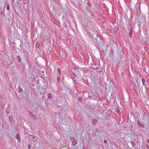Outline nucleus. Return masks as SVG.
I'll use <instances>...</instances> for the list:
<instances>
[{"label":"nucleus","instance_id":"obj_1","mask_svg":"<svg viewBox=\"0 0 149 149\" xmlns=\"http://www.w3.org/2000/svg\"><path fill=\"white\" fill-rule=\"evenodd\" d=\"M146 22L145 17L144 16L142 15L141 17L138 19V23H145Z\"/></svg>","mask_w":149,"mask_h":149},{"label":"nucleus","instance_id":"obj_2","mask_svg":"<svg viewBox=\"0 0 149 149\" xmlns=\"http://www.w3.org/2000/svg\"><path fill=\"white\" fill-rule=\"evenodd\" d=\"M13 15L14 14L13 12H10L8 14V15L9 16L8 19V20L10 21L13 20Z\"/></svg>","mask_w":149,"mask_h":149},{"label":"nucleus","instance_id":"obj_3","mask_svg":"<svg viewBox=\"0 0 149 149\" xmlns=\"http://www.w3.org/2000/svg\"><path fill=\"white\" fill-rule=\"evenodd\" d=\"M128 30L130 31L128 35L130 37H131L132 36V29L131 28L128 27Z\"/></svg>","mask_w":149,"mask_h":149},{"label":"nucleus","instance_id":"obj_4","mask_svg":"<svg viewBox=\"0 0 149 149\" xmlns=\"http://www.w3.org/2000/svg\"><path fill=\"white\" fill-rule=\"evenodd\" d=\"M29 6L28 4L26 3H25L23 5V7L25 10H27Z\"/></svg>","mask_w":149,"mask_h":149},{"label":"nucleus","instance_id":"obj_5","mask_svg":"<svg viewBox=\"0 0 149 149\" xmlns=\"http://www.w3.org/2000/svg\"><path fill=\"white\" fill-rule=\"evenodd\" d=\"M137 124L140 127H144V125L143 124L141 123L140 121H137Z\"/></svg>","mask_w":149,"mask_h":149},{"label":"nucleus","instance_id":"obj_6","mask_svg":"<svg viewBox=\"0 0 149 149\" xmlns=\"http://www.w3.org/2000/svg\"><path fill=\"white\" fill-rule=\"evenodd\" d=\"M15 137L19 141V142L21 141L20 139H19V135L18 134H17L15 135Z\"/></svg>","mask_w":149,"mask_h":149},{"label":"nucleus","instance_id":"obj_7","mask_svg":"<svg viewBox=\"0 0 149 149\" xmlns=\"http://www.w3.org/2000/svg\"><path fill=\"white\" fill-rule=\"evenodd\" d=\"M97 120L96 119H93L92 120V123L93 125H95L97 123Z\"/></svg>","mask_w":149,"mask_h":149},{"label":"nucleus","instance_id":"obj_8","mask_svg":"<svg viewBox=\"0 0 149 149\" xmlns=\"http://www.w3.org/2000/svg\"><path fill=\"white\" fill-rule=\"evenodd\" d=\"M30 136H32L33 137L32 138V140L33 141H37L38 140L37 137H35L33 135H31Z\"/></svg>","mask_w":149,"mask_h":149},{"label":"nucleus","instance_id":"obj_9","mask_svg":"<svg viewBox=\"0 0 149 149\" xmlns=\"http://www.w3.org/2000/svg\"><path fill=\"white\" fill-rule=\"evenodd\" d=\"M142 84H143V85L145 86V87L146 86V81H145V79H142Z\"/></svg>","mask_w":149,"mask_h":149},{"label":"nucleus","instance_id":"obj_10","mask_svg":"<svg viewBox=\"0 0 149 149\" xmlns=\"http://www.w3.org/2000/svg\"><path fill=\"white\" fill-rule=\"evenodd\" d=\"M77 143V141L76 139H74L73 141L72 142V143L73 145H75Z\"/></svg>","mask_w":149,"mask_h":149},{"label":"nucleus","instance_id":"obj_11","mask_svg":"<svg viewBox=\"0 0 149 149\" xmlns=\"http://www.w3.org/2000/svg\"><path fill=\"white\" fill-rule=\"evenodd\" d=\"M138 8L139 9L137 10V15H138H138H140V7H139Z\"/></svg>","mask_w":149,"mask_h":149},{"label":"nucleus","instance_id":"obj_12","mask_svg":"<svg viewBox=\"0 0 149 149\" xmlns=\"http://www.w3.org/2000/svg\"><path fill=\"white\" fill-rule=\"evenodd\" d=\"M52 95L51 93H49L48 94V99H51L52 98Z\"/></svg>","mask_w":149,"mask_h":149},{"label":"nucleus","instance_id":"obj_13","mask_svg":"<svg viewBox=\"0 0 149 149\" xmlns=\"http://www.w3.org/2000/svg\"><path fill=\"white\" fill-rule=\"evenodd\" d=\"M17 59L19 62H21V59L20 57L19 56H17Z\"/></svg>","mask_w":149,"mask_h":149},{"label":"nucleus","instance_id":"obj_14","mask_svg":"<svg viewBox=\"0 0 149 149\" xmlns=\"http://www.w3.org/2000/svg\"><path fill=\"white\" fill-rule=\"evenodd\" d=\"M36 47L37 48H39L40 47V45L38 42H37L36 43Z\"/></svg>","mask_w":149,"mask_h":149},{"label":"nucleus","instance_id":"obj_15","mask_svg":"<svg viewBox=\"0 0 149 149\" xmlns=\"http://www.w3.org/2000/svg\"><path fill=\"white\" fill-rule=\"evenodd\" d=\"M116 111L118 114H120V112L118 108H116Z\"/></svg>","mask_w":149,"mask_h":149},{"label":"nucleus","instance_id":"obj_16","mask_svg":"<svg viewBox=\"0 0 149 149\" xmlns=\"http://www.w3.org/2000/svg\"><path fill=\"white\" fill-rule=\"evenodd\" d=\"M18 91L19 93H20L22 91V88L20 87H19L18 88Z\"/></svg>","mask_w":149,"mask_h":149},{"label":"nucleus","instance_id":"obj_17","mask_svg":"<svg viewBox=\"0 0 149 149\" xmlns=\"http://www.w3.org/2000/svg\"><path fill=\"white\" fill-rule=\"evenodd\" d=\"M58 72L59 73V75H61V69L60 68H58Z\"/></svg>","mask_w":149,"mask_h":149},{"label":"nucleus","instance_id":"obj_18","mask_svg":"<svg viewBox=\"0 0 149 149\" xmlns=\"http://www.w3.org/2000/svg\"><path fill=\"white\" fill-rule=\"evenodd\" d=\"M30 115L33 118V120H36V118L32 114H30Z\"/></svg>","mask_w":149,"mask_h":149},{"label":"nucleus","instance_id":"obj_19","mask_svg":"<svg viewBox=\"0 0 149 149\" xmlns=\"http://www.w3.org/2000/svg\"><path fill=\"white\" fill-rule=\"evenodd\" d=\"M7 9L8 10H9L10 9V6L8 4L7 5Z\"/></svg>","mask_w":149,"mask_h":149},{"label":"nucleus","instance_id":"obj_20","mask_svg":"<svg viewBox=\"0 0 149 149\" xmlns=\"http://www.w3.org/2000/svg\"><path fill=\"white\" fill-rule=\"evenodd\" d=\"M60 78L59 77H58L57 78V81L58 83H59L60 81Z\"/></svg>","mask_w":149,"mask_h":149},{"label":"nucleus","instance_id":"obj_21","mask_svg":"<svg viewBox=\"0 0 149 149\" xmlns=\"http://www.w3.org/2000/svg\"><path fill=\"white\" fill-rule=\"evenodd\" d=\"M139 24H138V26L139 27H140L141 26V25L143 24L142 23H138Z\"/></svg>","mask_w":149,"mask_h":149},{"label":"nucleus","instance_id":"obj_22","mask_svg":"<svg viewBox=\"0 0 149 149\" xmlns=\"http://www.w3.org/2000/svg\"><path fill=\"white\" fill-rule=\"evenodd\" d=\"M39 94H40V95H44L43 93V92H42L41 91H40V92Z\"/></svg>","mask_w":149,"mask_h":149},{"label":"nucleus","instance_id":"obj_23","mask_svg":"<svg viewBox=\"0 0 149 149\" xmlns=\"http://www.w3.org/2000/svg\"><path fill=\"white\" fill-rule=\"evenodd\" d=\"M131 144H132V146H134L135 144V143L134 142H131Z\"/></svg>","mask_w":149,"mask_h":149},{"label":"nucleus","instance_id":"obj_24","mask_svg":"<svg viewBox=\"0 0 149 149\" xmlns=\"http://www.w3.org/2000/svg\"><path fill=\"white\" fill-rule=\"evenodd\" d=\"M3 14V11L2 10H1L0 11V16L1 15Z\"/></svg>","mask_w":149,"mask_h":149},{"label":"nucleus","instance_id":"obj_25","mask_svg":"<svg viewBox=\"0 0 149 149\" xmlns=\"http://www.w3.org/2000/svg\"><path fill=\"white\" fill-rule=\"evenodd\" d=\"M28 148L29 149H31V146L29 145L28 146Z\"/></svg>","mask_w":149,"mask_h":149},{"label":"nucleus","instance_id":"obj_26","mask_svg":"<svg viewBox=\"0 0 149 149\" xmlns=\"http://www.w3.org/2000/svg\"><path fill=\"white\" fill-rule=\"evenodd\" d=\"M146 82L147 83H148V86H149V79L147 80L146 81Z\"/></svg>","mask_w":149,"mask_h":149},{"label":"nucleus","instance_id":"obj_27","mask_svg":"<svg viewBox=\"0 0 149 149\" xmlns=\"http://www.w3.org/2000/svg\"><path fill=\"white\" fill-rule=\"evenodd\" d=\"M113 50H112L111 51V54H113Z\"/></svg>","mask_w":149,"mask_h":149},{"label":"nucleus","instance_id":"obj_28","mask_svg":"<svg viewBox=\"0 0 149 149\" xmlns=\"http://www.w3.org/2000/svg\"><path fill=\"white\" fill-rule=\"evenodd\" d=\"M23 3L24 5L25 3H26V1H25L24 0V1H23Z\"/></svg>","mask_w":149,"mask_h":149},{"label":"nucleus","instance_id":"obj_29","mask_svg":"<svg viewBox=\"0 0 149 149\" xmlns=\"http://www.w3.org/2000/svg\"><path fill=\"white\" fill-rule=\"evenodd\" d=\"M79 100L80 101H81V100H82V98H81L79 97Z\"/></svg>","mask_w":149,"mask_h":149},{"label":"nucleus","instance_id":"obj_30","mask_svg":"<svg viewBox=\"0 0 149 149\" xmlns=\"http://www.w3.org/2000/svg\"><path fill=\"white\" fill-rule=\"evenodd\" d=\"M22 87H23V88L24 87V86L23 84H21V86H20Z\"/></svg>","mask_w":149,"mask_h":149},{"label":"nucleus","instance_id":"obj_31","mask_svg":"<svg viewBox=\"0 0 149 149\" xmlns=\"http://www.w3.org/2000/svg\"><path fill=\"white\" fill-rule=\"evenodd\" d=\"M147 142L149 144V139H148V140L147 141Z\"/></svg>","mask_w":149,"mask_h":149},{"label":"nucleus","instance_id":"obj_32","mask_svg":"<svg viewBox=\"0 0 149 149\" xmlns=\"http://www.w3.org/2000/svg\"><path fill=\"white\" fill-rule=\"evenodd\" d=\"M146 146L148 148H149V146L148 145V144H146Z\"/></svg>","mask_w":149,"mask_h":149},{"label":"nucleus","instance_id":"obj_33","mask_svg":"<svg viewBox=\"0 0 149 149\" xmlns=\"http://www.w3.org/2000/svg\"><path fill=\"white\" fill-rule=\"evenodd\" d=\"M107 141H106V140H105L104 141V143H107Z\"/></svg>","mask_w":149,"mask_h":149},{"label":"nucleus","instance_id":"obj_34","mask_svg":"<svg viewBox=\"0 0 149 149\" xmlns=\"http://www.w3.org/2000/svg\"><path fill=\"white\" fill-rule=\"evenodd\" d=\"M148 29L149 30V23L148 24Z\"/></svg>","mask_w":149,"mask_h":149},{"label":"nucleus","instance_id":"obj_35","mask_svg":"<svg viewBox=\"0 0 149 149\" xmlns=\"http://www.w3.org/2000/svg\"><path fill=\"white\" fill-rule=\"evenodd\" d=\"M73 81L74 82V81H75V80H74V79H73Z\"/></svg>","mask_w":149,"mask_h":149},{"label":"nucleus","instance_id":"obj_36","mask_svg":"<svg viewBox=\"0 0 149 149\" xmlns=\"http://www.w3.org/2000/svg\"><path fill=\"white\" fill-rule=\"evenodd\" d=\"M15 0H12V2H14Z\"/></svg>","mask_w":149,"mask_h":149},{"label":"nucleus","instance_id":"obj_37","mask_svg":"<svg viewBox=\"0 0 149 149\" xmlns=\"http://www.w3.org/2000/svg\"><path fill=\"white\" fill-rule=\"evenodd\" d=\"M65 53H64V54H64V55H65Z\"/></svg>","mask_w":149,"mask_h":149},{"label":"nucleus","instance_id":"obj_38","mask_svg":"<svg viewBox=\"0 0 149 149\" xmlns=\"http://www.w3.org/2000/svg\"><path fill=\"white\" fill-rule=\"evenodd\" d=\"M65 53H64V54H64V55H65Z\"/></svg>","mask_w":149,"mask_h":149}]
</instances>
